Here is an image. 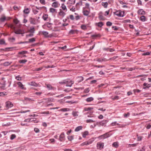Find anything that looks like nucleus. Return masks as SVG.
Returning a JSON list of instances; mask_svg holds the SVG:
<instances>
[{"instance_id":"obj_1","label":"nucleus","mask_w":151,"mask_h":151,"mask_svg":"<svg viewBox=\"0 0 151 151\" xmlns=\"http://www.w3.org/2000/svg\"><path fill=\"white\" fill-rule=\"evenodd\" d=\"M115 15L118 17H123L124 16V12L120 11H117L114 13Z\"/></svg>"},{"instance_id":"obj_2","label":"nucleus","mask_w":151,"mask_h":151,"mask_svg":"<svg viewBox=\"0 0 151 151\" xmlns=\"http://www.w3.org/2000/svg\"><path fill=\"white\" fill-rule=\"evenodd\" d=\"M110 136V134L109 133L107 132L99 136V138L100 139H101L103 138L105 139L109 137Z\"/></svg>"},{"instance_id":"obj_3","label":"nucleus","mask_w":151,"mask_h":151,"mask_svg":"<svg viewBox=\"0 0 151 151\" xmlns=\"http://www.w3.org/2000/svg\"><path fill=\"white\" fill-rule=\"evenodd\" d=\"M67 82H66V86L68 87L69 86L70 87H71L72 85L73 84L74 82L73 81H68L67 80Z\"/></svg>"},{"instance_id":"obj_4","label":"nucleus","mask_w":151,"mask_h":151,"mask_svg":"<svg viewBox=\"0 0 151 151\" xmlns=\"http://www.w3.org/2000/svg\"><path fill=\"white\" fill-rule=\"evenodd\" d=\"M102 12H100L99 14V19L100 20H105V18L102 15Z\"/></svg>"},{"instance_id":"obj_5","label":"nucleus","mask_w":151,"mask_h":151,"mask_svg":"<svg viewBox=\"0 0 151 151\" xmlns=\"http://www.w3.org/2000/svg\"><path fill=\"white\" fill-rule=\"evenodd\" d=\"M6 106L8 108H9L13 106V104L10 101H8L6 102Z\"/></svg>"},{"instance_id":"obj_6","label":"nucleus","mask_w":151,"mask_h":151,"mask_svg":"<svg viewBox=\"0 0 151 151\" xmlns=\"http://www.w3.org/2000/svg\"><path fill=\"white\" fill-rule=\"evenodd\" d=\"M143 85L144 86H145V87H143V89H145L147 88H148L150 87L151 86V84H148L147 83H145L143 84Z\"/></svg>"},{"instance_id":"obj_7","label":"nucleus","mask_w":151,"mask_h":151,"mask_svg":"<svg viewBox=\"0 0 151 151\" xmlns=\"http://www.w3.org/2000/svg\"><path fill=\"white\" fill-rule=\"evenodd\" d=\"M97 147L100 149L103 148L104 143H98L97 144Z\"/></svg>"},{"instance_id":"obj_8","label":"nucleus","mask_w":151,"mask_h":151,"mask_svg":"<svg viewBox=\"0 0 151 151\" xmlns=\"http://www.w3.org/2000/svg\"><path fill=\"white\" fill-rule=\"evenodd\" d=\"M45 85L48 90H52L54 88V87L52 86L51 85L49 84H45Z\"/></svg>"},{"instance_id":"obj_9","label":"nucleus","mask_w":151,"mask_h":151,"mask_svg":"<svg viewBox=\"0 0 151 151\" xmlns=\"http://www.w3.org/2000/svg\"><path fill=\"white\" fill-rule=\"evenodd\" d=\"M29 21L31 24H36L35 23V20L34 18L30 17L29 19Z\"/></svg>"},{"instance_id":"obj_10","label":"nucleus","mask_w":151,"mask_h":151,"mask_svg":"<svg viewBox=\"0 0 151 151\" xmlns=\"http://www.w3.org/2000/svg\"><path fill=\"white\" fill-rule=\"evenodd\" d=\"M17 84L19 87L21 89H26L25 88H24L23 85L20 82H18L17 83Z\"/></svg>"},{"instance_id":"obj_11","label":"nucleus","mask_w":151,"mask_h":151,"mask_svg":"<svg viewBox=\"0 0 151 151\" xmlns=\"http://www.w3.org/2000/svg\"><path fill=\"white\" fill-rule=\"evenodd\" d=\"M52 6L54 8H57L58 6V3L57 1L54 2L52 4Z\"/></svg>"},{"instance_id":"obj_12","label":"nucleus","mask_w":151,"mask_h":151,"mask_svg":"<svg viewBox=\"0 0 151 151\" xmlns=\"http://www.w3.org/2000/svg\"><path fill=\"white\" fill-rule=\"evenodd\" d=\"M138 13L139 14L144 15L145 14V12L142 9H140L138 11Z\"/></svg>"},{"instance_id":"obj_13","label":"nucleus","mask_w":151,"mask_h":151,"mask_svg":"<svg viewBox=\"0 0 151 151\" xmlns=\"http://www.w3.org/2000/svg\"><path fill=\"white\" fill-rule=\"evenodd\" d=\"M108 122L107 120H104L102 121L99 122L100 125L103 126L104 124Z\"/></svg>"},{"instance_id":"obj_14","label":"nucleus","mask_w":151,"mask_h":151,"mask_svg":"<svg viewBox=\"0 0 151 151\" xmlns=\"http://www.w3.org/2000/svg\"><path fill=\"white\" fill-rule=\"evenodd\" d=\"M64 134L63 133H62L60 136V140L61 141H62L64 137Z\"/></svg>"},{"instance_id":"obj_15","label":"nucleus","mask_w":151,"mask_h":151,"mask_svg":"<svg viewBox=\"0 0 151 151\" xmlns=\"http://www.w3.org/2000/svg\"><path fill=\"white\" fill-rule=\"evenodd\" d=\"M36 119L35 118L29 119V121L28 122H33L35 123L38 122V121H36Z\"/></svg>"},{"instance_id":"obj_16","label":"nucleus","mask_w":151,"mask_h":151,"mask_svg":"<svg viewBox=\"0 0 151 151\" xmlns=\"http://www.w3.org/2000/svg\"><path fill=\"white\" fill-rule=\"evenodd\" d=\"M29 85L30 86H38L37 84L34 82H31L29 83Z\"/></svg>"},{"instance_id":"obj_17","label":"nucleus","mask_w":151,"mask_h":151,"mask_svg":"<svg viewBox=\"0 0 151 151\" xmlns=\"http://www.w3.org/2000/svg\"><path fill=\"white\" fill-rule=\"evenodd\" d=\"M35 31V28L34 27H31L29 31L31 33H33Z\"/></svg>"},{"instance_id":"obj_18","label":"nucleus","mask_w":151,"mask_h":151,"mask_svg":"<svg viewBox=\"0 0 151 151\" xmlns=\"http://www.w3.org/2000/svg\"><path fill=\"white\" fill-rule=\"evenodd\" d=\"M82 129V127L81 126H78L75 129V132H78Z\"/></svg>"},{"instance_id":"obj_19","label":"nucleus","mask_w":151,"mask_h":151,"mask_svg":"<svg viewBox=\"0 0 151 151\" xmlns=\"http://www.w3.org/2000/svg\"><path fill=\"white\" fill-rule=\"evenodd\" d=\"M77 31V30H71L69 32V34H73L75 33Z\"/></svg>"},{"instance_id":"obj_20","label":"nucleus","mask_w":151,"mask_h":151,"mask_svg":"<svg viewBox=\"0 0 151 151\" xmlns=\"http://www.w3.org/2000/svg\"><path fill=\"white\" fill-rule=\"evenodd\" d=\"M89 13L87 10H84L83 11V15L86 16H87L88 15Z\"/></svg>"},{"instance_id":"obj_21","label":"nucleus","mask_w":151,"mask_h":151,"mask_svg":"<svg viewBox=\"0 0 151 151\" xmlns=\"http://www.w3.org/2000/svg\"><path fill=\"white\" fill-rule=\"evenodd\" d=\"M112 146L115 148H117L119 146L118 143L117 142H114L112 144Z\"/></svg>"},{"instance_id":"obj_22","label":"nucleus","mask_w":151,"mask_h":151,"mask_svg":"<svg viewBox=\"0 0 151 151\" xmlns=\"http://www.w3.org/2000/svg\"><path fill=\"white\" fill-rule=\"evenodd\" d=\"M101 4L105 8H106L108 5V3L107 2H102Z\"/></svg>"},{"instance_id":"obj_23","label":"nucleus","mask_w":151,"mask_h":151,"mask_svg":"<svg viewBox=\"0 0 151 151\" xmlns=\"http://www.w3.org/2000/svg\"><path fill=\"white\" fill-rule=\"evenodd\" d=\"M59 14L60 16H64L65 14V13L61 9H60V12H59Z\"/></svg>"},{"instance_id":"obj_24","label":"nucleus","mask_w":151,"mask_h":151,"mask_svg":"<svg viewBox=\"0 0 151 151\" xmlns=\"http://www.w3.org/2000/svg\"><path fill=\"white\" fill-rule=\"evenodd\" d=\"M93 100V98L92 97H91L87 98L86 99V101L87 102H89L92 101Z\"/></svg>"},{"instance_id":"obj_25","label":"nucleus","mask_w":151,"mask_h":151,"mask_svg":"<svg viewBox=\"0 0 151 151\" xmlns=\"http://www.w3.org/2000/svg\"><path fill=\"white\" fill-rule=\"evenodd\" d=\"M88 134V131H85L84 132L83 134V137L85 138L86 135H87Z\"/></svg>"},{"instance_id":"obj_26","label":"nucleus","mask_w":151,"mask_h":151,"mask_svg":"<svg viewBox=\"0 0 151 151\" xmlns=\"http://www.w3.org/2000/svg\"><path fill=\"white\" fill-rule=\"evenodd\" d=\"M42 33L45 37H48L47 35H48V33L47 32L43 31L42 32Z\"/></svg>"},{"instance_id":"obj_27","label":"nucleus","mask_w":151,"mask_h":151,"mask_svg":"<svg viewBox=\"0 0 151 151\" xmlns=\"http://www.w3.org/2000/svg\"><path fill=\"white\" fill-rule=\"evenodd\" d=\"M140 20L142 22H145L146 20V18L145 16H142L140 17Z\"/></svg>"},{"instance_id":"obj_28","label":"nucleus","mask_w":151,"mask_h":151,"mask_svg":"<svg viewBox=\"0 0 151 151\" xmlns=\"http://www.w3.org/2000/svg\"><path fill=\"white\" fill-rule=\"evenodd\" d=\"M104 25L103 23L102 22H100L97 23V26L99 27H101Z\"/></svg>"},{"instance_id":"obj_29","label":"nucleus","mask_w":151,"mask_h":151,"mask_svg":"<svg viewBox=\"0 0 151 151\" xmlns=\"http://www.w3.org/2000/svg\"><path fill=\"white\" fill-rule=\"evenodd\" d=\"M24 100L27 101H34V100L30 98H27V97H25Z\"/></svg>"},{"instance_id":"obj_30","label":"nucleus","mask_w":151,"mask_h":151,"mask_svg":"<svg viewBox=\"0 0 151 151\" xmlns=\"http://www.w3.org/2000/svg\"><path fill=\"white\" fill-rule=\"evenodd\" d=\"M27 60H20L19 61V62L21 63H24L27 62Z\"/></svg>"},{"instance_id":"obj_31","label":"nucleus","mask_w":151,"mask_h":151,"mask_svg":"<svg viewBox=\"0 0 151 151\" xmlns=\"http://www.w3.org/2000/svg\"><path fill=\"white\" fill-rule=\"evenodd\" d=\"M27 53V51H24L21 52H19L18 53L19 54L22 55L24 54H26Z\"/></svg>"},{"instance_id":"obj_32","label":"nucleus","mask_w":151,"mask_h":151,"mask_svg":"<svg viewBox=\"0 0 151 151\" xmlns=\"http://www.w3.org/2000/svg\"><path fill=\"white\" fill-rule=\"evenodd\" d=\"M11 62L10 63L9 62H6L4 63H3V65L4 66H8L9 65L11 64Z\"/></svg>"},{"instance_id":"obj_33","label":"nucleus","mask_w":151,"mask_h":151,"mask_svg":"<svg viewBox=\"0 0 151 151\" xmlns=\"http://www.w3.org/2000/svg\"><path fill=\"white\" fill-rule=\"evenodd\" d=\"M4 79H5V78H4V77L2 78H1V82L2 83V84L3 85H5L6 81H5Z\"/></svg>"},{"instance_id":"obj_34","label":"nucleus","mask_w":151,"mask_h":151,"mask_svg":"<svg viewBox=\"0 0 151 151\" xmlns=\"http://www.w3.org/2000/svg\"><path fill=\"white\" fill-rule=\"evenodd\" d=\"M47 100V101L49 102H52L53 101L54 99L53 98H49L45 99Z\"/></svg>"},{"instance_id":"obj_35","label":"nucleus","mask_w":151,"mask_h":151,"mask_svg":"<svg viewBox=\"0 0 151 151\" xmlns=\"http://www.w3.org/2000/svg\"><path fill=\"white\" fill-rule=\"evenodd\" d=\"M24 12L26 14H28L29 12V9L27 8L26 9H25L24 10Z\"/></svg>"},{"instance_id":"obj_36","label":"nucleus","mask_w":151,"mask_h":151,"mask_svg":"<svg viewBox=\"0 0 151 151\" xmlns=\"http://www.w3.org/2000/svg\"><path fill=\"white\" fill-rule=\"evenodd\" d=\"M35 41V38H32L29 40V42H33Z\"/></svg>"},{"instance_id":"obj_37","label":"nucleus","mask_w":151,"mask_h":151,"mask_svg":"<svg viewBox=\"0 0 151 151\" xmlns=\"http://www.w3.org/2000/svg\"><path fill=\"white\" fill-rule=\"evenodd\" d=\"M55 11H56L55 9L52 8H51L50 9V12L52 13H54L55 12Z\"/></svg>"},{"instance_id":"obj_38","label":"nucleus","mask_w":151,"mask_h":151,"mask_svg":"<svg viewBox=\"0 0 151 151\" xmlns=\"http://www.w3.org/2000/svg\"><path fill=\"white\" fill-rule=\"evenodd\" d=\"M93 109V108L91 107H88V108H85L84 109V110L86 111H88L91 110Z\"/></svg>"},{"instance_id":"obj_39","label":"nucleus","mask_w":151,"mask_h":151,"mask_svg":"<svg viewBox=\"0 0 151 151\" xmlns=\"http://www.w3.org/2000/svg\"><path fill=\"white\" fill-rule=\"evenodd\" d=\"M141 91L139 89H134L133 90L134 93V94H136L137 92L139 93L141 92Z\"/></svg>"},{"instance_id":"obj_40","label":"nucleus","mask_w":151,"mask_h":151,"mask_svg":"<svg viewBox=\"0 0 151 151\" xmlns=\"http://www.w3.org/2000/svg\"><path fill=\"white\" fill-rule=\"evenodd\" d=\"M43 19L45 20H46L48 18V15L47 14L44 15L42 17Z\"/></svg>"},{"instance_id":"obj_41","label":"nucleus","mask_w":151,"mask_h":151,"mask_svg":"<svg viewBox=\"0 0 151 151\" xmlns=\"http://www.w3.org/2000/svg\"><path fill=\"white\" fill-rule=\"evenodd\" d=\"M81 28L84 30H86L87 29V27L86 25H82L81 26Z\"/></svg>"},{"instance_id":"obj_42","label":"nucleus","mask_w":151,"mask_h":151,"mask_svg":"<svg viewBox=\"0 0 151 151\" xmlns=\"http://www.w3.org/2000/svg\"><path fill=\"white\" fill-rule=\"evenodd\" d=\"M95 122V121H94L91 119H89L87 120L86 121V122L87 123L93 122Z\"/></svg>"},{"instance_id":"obj_43","label":"nucleus","mask_w":151,"mask_h":151,"mask_svg":"<svg viewBox=\"0 0 151 151\" xmlns=\"http://www.w3.org/2000/svg\"><path fill=\"white\" fill-rule=\"evenodd\" d=\"M67 81L66 80H65L63 81L60 82H59V83L61 84H64L66 83Z\"/></svg>"},{"instance_id":"obj_44","label":"nucleus","mask_w":151,"mask_h":151,"mask_svg":"<svg viewBox=\"0 0 151 151\" xmlns=\"http://www.w3.org/2000/svg\"><path fill=\"white\" fill-rule=\"evenodd\" d=\"M68 110H69V109H68V108H63V109H61L60 110V111H68Z\"/></svg>"},{"instance_id":"obj_45","label":"nucleus","mask_w":151,"mask_h":151,"mask_svg":"<svg viewBox=\"0 0 151 151\" xmlns=\"http://www.w3.org/2000/svg\"><path fill=\"white\" fill-rule=\"evenodd\" d=\"M5 41L3 39H1L0 40V44L3 45L5 44Z\"/></svg>"},{"instance_id":"obj_46","label":"nucleus","mask_w":151,"mask_h":151,"mask_svg":"<svg viewBox=\"0 0 151 151\" xmlns=\"http://www.w3.org/2000/svg\"><path fill=\"white\" fill-rule=\"evenodd\" d=\"M100 34H95V35H91L92 37H100Z\"/></svg>"},{"instance_id":"obj_47","label":"nucleus","mask_w":151,"mask_h":151,"mask_svg":"<svg viewBox=\"0 0 151 151\" xmlns=\"http://www.w3.org/2000/svg\"><path fill=\"white\" fill-rule=\"evenodd\" d=\"M106 24L108 26H110L112 25V23L108 21L106 22Z\"/></svg>"},{"instance_id":"obj_48","label":"nucleus","mask_w":151,"mask_h":151,"mask_svg":"<svg viewBox=\"0 0 151 151\" xmlns=\"http://www.w3.org/2000/svg\"><path fill=\"white\" fill-rule=\"evenodd\" d=\"M16 135L14 134H12L11 135L10 137V139L11 140L13 139L14 138L16 137Z\"/></svg>"},{"instance_id":"obj_49","label":"nucleus","mask_w":151,"mask_h":151,"mask_svg":"<svg viewBox=\"0 0 151 151\" xmlns=\"http://www.w3.org/2000/svg\"><path fill=\"white\" fill-rule=\"evenodd\" d=\"M68 138L69 140L71 141L73 139V136H68Z\"/></svg>"},{"instance_id":"obj_50","label":"nucleus","mask_w":151,"mask_h":151,"mask_svg":"<svg viewBox=\"0 0 151 151\" xmlns=\"http://www.w3.org/2000/svg\"><path fill=\"white\" fill-rule=\"evenodd\" d=\"M61 7L64 10H65L66 9V7L65 5L64 4H62Z\"/></svg>"},{"instance_id":"obj_51","label":"nucleus","mask_w":151,"mask_h":151,"mask_svg":"<svg viewBox=\"0 0 151 151\" xmlns=\"http://www.w3.org/2000/svg\"><path fill=\"white\" fill-rule=\"evenodd\" d=\"M72 114L74 116H78V114L77 112L75 111H73L72 113Z\"/></svg>"},{"instance_id":"obj_52","label":"nucleus","mask_w":151,"mask_h":151,"mask_svg":"<svg viewBox=\"0 0 151 151\" xmlns=\"http://www.w3.org/2000/svg\"><path fill=\"white\" fill-rule=\"evenodd\" d=\"M16 79L18 81H21L22 80V78L20 77L19 76H18L16 77Z\"/></svg>"},{"instance_id":"obj_53","label":"nucleus","mask_w":151,"mask_h":151,"mask_svg":"<svg viewBox=\"0 0 151 151\" xmlns=\"http://www.w3.org/2000/svg\"><path fill=\"white\" fill-rule=\"evenodd\" d=\"M105 59H103V58H99L97 59V61L99 62H102V61H105Z\"/></svg>"},{"instance_id":"obj_54","label":"nucleus","mask_w":151,"mask_h":151,"mask_svg":"<svg viewBox=\"0 0 151 151\" xmlns=\"http://www.w3.org/2000/svg\"><path fill=\"white\" fill-rule=\"evenodd\" d=\"M75 9V8L74 6H73L70 9V10L73 12H75L76 11Z\"/></svg>"},{"instance_id":"obj_55","label":"nucleus","mask_w":151,"mask_h":151,"mask_svg":"<svg viewBox=\"0 0 151 151\" xmlns=\"http://www.w3.org/2000/svg\"><path fill=\"white\" fill-rule=\"evenodd\" d=\"M150 54V53L149 52H147L145 53H144L142 54V55H149Z\"/></svg>"},{"instance_id":"obj_56","label":"nucleus","mask_w":151,"mask_h":151,"mask_svg":"<svg viewBox=\"0 0 151 151\" xmlns=\"http://www.w3.org/2000/svg\"><path fill=\"white\" fill-rule=\"evenodd\" d=\"M49 112L48 111H45V112H42L41 113V114H49Z\"/></svg>"},{"instance_id":"obj_57","label":"nucleus","mask_w":151,"mask_h":151,"mask_svg":"<svg viewBox=\"0 0 151 151\" xmlns=\"http://www.w3.org/2000/svg\"><path fill=\"white\" fill-rule=\"evenodd\" d=\"M89 91V89L88 88H87L85 89L84 91V92L85 93H88Z\"/></svg>"},{"instance_id":"obj_58","label":"nucleus","mask_w":151,"mask_h":151,"mask_svg":"<svg viewBox=\"0 0 151 151\" xmlns=\"http://www.w3.org/2000/svg\"><path fill=\"white\" fill-rule=\"evenodd\" d=\"M88 145V143L87 142V141L84 142L81 144V145L82 146H83L84 145Z\"/></svg>"},{"instance_id":"obj_59","label":"nucleus","mask_w":151,"mask_h":151,"mask_svg":"<svg viewBox=\"0 0 151 151\" xmlns=\"http://www.w3.org/2000/svg\"><path fill=\"white\" fill-rule=\"evenodd\" d=\"M14 23H15L16 24H18L19 21L17 19H15L14 20Z\"/></svg>"},{"instance_id":"obj_60","label":"nucleus","mask_w":151,"mask_h":151,"mask_svg":"<svg viewBox=\"0 0 151 151\" xmlns=\"http://www.w3.org/2000/svg\"><path fill=\"white\" fill-rule=\"evenodd\" d=\"M1 21L4 22L6 20V17H1L0 19Z\"/></svg>"},{"instance_id":"obj_61","label":"nucleus","mask_w":151,"mask_h":151,"mask_svg":"<svg viewBox=\"0 0 151 151\" xmlns=\"http://www.w3.org/2000/svg\"><path fill=\"white\" fill-rule=\"evenodd\" d=\"M127 69L128 71H132V70H134L135 69V68H127Z\"/></svg>"},{"instance_id":"obj_62","label":"nucleus","mask_w":151,"mask_h":151,"mask_svg":"<svg viewBox=\"0 0 151 151\" xmlns=\"http://www.w3.org/2000/svg\"><path fill=\"white\" fill-rule=\"evenodd\" d=\"M40 2L41 3L45 4V0H40Z\"/></svg>"},{"instance_id":"obj_63","label":"nucleus","mask_w":151,"mask_h":151,"mask_svg":"<svg viewBox=\"0 0 151 151\" xmlns=\"http://www.w3.org/2000/svg\"><path fill=\"white\" fill-rule=\"evenodd\" d=\"M33 33H31L30 34H29V35H27L26 36L27 37H32L33 36Z\"/></svg>"},{"instance_id":"obj_64","label":"nucleus","mask_w":151,"mask_h":151,"mask_svg":"<svg viewBox=\"0 0 151 151\" xmlns=\"http://www.w3.org/2000/svg\"><path fill=\"white\" fill-rule=\"evenodd\" d=\"M130 115V114L129 113H128L127 114H124V116L125 117H127V116H129Z\"/></svg>"}]
</instances>
